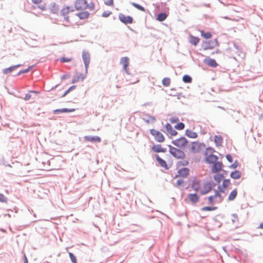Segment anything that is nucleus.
Listing matches in <instances>:
<instances>
[{"label":"nucleus","mask_w":263,"mask_h":263,"mask_svg":"<svg viewBox=\"0 0 263 263\" xmlns=\"http://www.w3.org/2000/svg\"><path fill=\"white\" fill-rule=\"evenodd\" d=\"M170 153L174 157L177 159H184L185 154L183 151L172 146L171 145H168Z\"/></svg>","instance_id":"1"},{"label":"nucleus","mask_w":263,"mask_h":263,"mask_svg":"<svg viewBox=\"0 0 263 263\" xmlns=\"http://www.w3.org/2000/svg\"><path fill=\"white\" fill-rule=\"evenodd\" d=\"M218 42L216 39L208 41H203L202 43L201 47L203 50H206L212 49L218 46Z\"/></svg>","instance_id":"2"},{"label":"nucleus","mask_w":263,"mask_h":263,"mask_svg":"<svg viewBox=\"0 0 263 263\" xmlns=\"http://www.w3.org/2000/svg\"><path fill=\"white\" fill-rule=\"evenodd\" d=\"M188 140L184 137H181L180 138L177 139L172 141V143L176 146L181 148L185 147L188 143Z\"/></svg>","instance_id":"3"},{"label":"nucleus","mask_w":263,"mask_h":263,"mask_svg":"<svg viewBox=\"0 0 263 263\" xmlns=\"http://www.w3.org/2000/svg\"><path fill=\"white\" fill-rule=\"evenodd\" d=\"M150 134L154 136L155 140L158 142H163L165 140V138L163 134L158 130L152 129L150 130Z\"/></svg>","instance_id":"4"},{"label":"nucleus","mask_w":263,"mask_h":263,"mask_svg":"<svg viewBox=\"0 0 263 263\" xmlns=\"http://www.w3.org/2000/svg\"><path fill=\"white\" fill-rule=\"evenodd\" d=\"M88 7V4L86 0H77L75 2L74 7L77 10H83Z\"/></svg>","instance_id":"5"},{"label":"nucleus","mask_w":263,"mask_h":263,"mask_svg":"<svg viewBox=\"0 0 263 263\" xmlns=\"http://www.w3.org/2000/svg\"><path fill=\"white\" fill-rule=\"evenodd\" d=\"M82 59L84 61L85 66V72L86 74H87L90 60V56L89 52L87 51H83L82 52Z\"/></svg>","instance_id":"6"},{"label":"nucleus","mask_w":263,"mask_h":263,"mask_svg":"<svg viewBox=\"0 0 263 263\" xmlns=\"http://www.w3.org/2000/svg\"><path fill=\"white\" fill-rule=\"evenodd\" d=\"M119 19L124 24H132L133 22V18L131 16H125L123 13L119 14Z\"/></svg>","instance_id":"7"},{"label":"nucleus","mask_w":263,"mask_h":263,"mask_svg":"<svg viewBox=\"0 0 263 263\" xmlns=\"http://www.w3.org/2000/svg\"><path fill=\"white\" fill-rule=\"evenodd\" d=\"M223 164L221 161H217L213 164L211 168L212 173H217L222 170Z\"/></svg>","instance_id":"8"},{"label":"nucleus","mask_w":263,"mask_h":263,"mask_svg":"<svg viewBox=\"0 0 263 263\" xmlns=\"http://www.w3.org/2000/svg\"><path fill=\"white\" fill-rule=\"evenodd\" d=\"M191 150L193 153H197L201 150V146L204 145L203 143L198 142H193L192 143Z\"/></svg>","instance_id":"9"},{"label":"nucleus","mask_w":263,"mask_h":263,"mask_svg":"<svg viewBox=\"0 0 263 263\" xmlns=\"http://www.w3.org/2000/svg\"><path fill=\"white\" fill-rule=\"evenodd\" d=\"M190 173V169L187 167H183L179 169L178 171V175H176L175 177V178L181 176L183 178H186L188 176Z\"/></svg>","instance_id":"10"},{"label":"nucleus","mask_w":263,"mask_h":263,"mask_svg":"<svg viewBox=\"0 0 263 263\" xmlns=\"http://www.w3.org/2000/svg\"><path fill=\"white\" fill-rule=\"evenodd\" d=\"M84 139L86 141L95 143H100L101 141V138L98 136H85Z\"/></svg>","instance_id":"11"},{"label":"nucleus","mask_w":263,"mask_h":263,"mask_svg":"<svg viewBox=\"0 0 263 263\" xmlns=\"http://www.w3.org/2000/svg\"><path fill=\"white\" fill-rule=\"evenodd\" d=\"M155 158L159 165L161 167H163L165 170H168L171 167V164L170 166H168L166 161L160 158L158 155H156Z\"/></svg>","instance_id":"12"},{"label":"nucleus","mask_w":263,"mask_h":263,"mask_svg":"<svg viewBox=\"0 0 263 263\" xmlns=\"http://www.w3.org/2000/svg\"><path fill=\"white\" fill-rule=\"evenodd\" d=\"M205 156V162L208 164H213L217 162L218 159V157L214 154H210Z\"/></svg>","instance_id":"13"},{"label":"nucleus","mask_w":263,"mask_h":263,"mask_svg":"<svg viewBox=\"0 0 263 263\" xmlns=\"http://www.w3.org/2000/svg\"><path fill=\"white\" fill-rule=\"evenodd\" d=\"M129 59L128 58L125 57H123L121 59L120 63L123 65V69L125 71L127 74H129L128 71L127 70V67L129 65Z\"/></svg>","instance_id":"14"},{"label":"nucleus","mask_w":263,"mask_h":263,"mask_svg":"<svg viewBox=\"0 0 263 263\" xmlns=\"http://www.w3.org/2000/svg\"><path fill=\"white\" fill-rule=\"evenodd\" d=\"M86 74V73L84 74L83 73L79 74L78 73H77L76 74V75L74 76L71 83H77V82H79L80 81V80H81L82 81H83V80H84L85 79Z\"/></svg>","instance_id":"15"},{"label":"nucleus","mask_w":263,"mask_h":263,"mask_svg":"<svg viewBox=\"0 0 263 263\" xmlns=\"http://www.w3.org/2000/svg\"><path fill=\"white\" fill-rule=\"evenodd\" d=\"M21 64H17L16 65H13L12 66H10L8 68H4L2 70V72L4 74H7L8 73H11L12 71H13L16 68L20 67L21 66Z\"/></svg>","instance_id":"16"},{"label":"nucleus","mask_w":263,"mask_h":263,"mask_svg":"<svg viewBox=\"0 0 263 263\" xmlns=\"http://www.w3.org/2000/svg\"><path fill=\"white\" fill-rule=\"evenodd\" d=\"M75 110V109L74 108H61V109H57L53 111V114H58L60 113H63V112H73Z\"/></svg>","instance_id":"17"},{"label":"nucleus","mask_w":263,"mask_h":263,"mask_svg":"<svg viewBox=\"0 0 263 263\" xmlns=\"http://www.w3.org/2000/svg\"><path fill=\"white\" fill-rule=\"evenodd\" d=\"M204 63H205L208 66L215 68L217 66V63L215 60L213 59L209 58L208 59H205L204 61Z\"/></svg>","instance_id":"18"},{"label":"nucleus","mask_w":263,"mask_h":263,"mask_svg":"<svg viewBox=\"0 0 263 263\" xmlns=\"http://www.w3.org/2000/svg\"><path fill=\"white\" fill-rule=\"evenodd\" d=\"M189 199L193 203H196L198 201L199 197L196 193L189 194L187 195Z\"/></svg>","instance_id":"19"},{"label":"nucleus","mask_w":263,"mask_h":263,"mask_svg":"<svg viewBox=\"0 0 263 263\" xmlns=\"http://www.w3.org/2000/svg\"><path fill=\"white\" fill-rule=\"evenodd\" d=\"M165 128H166V130L168 132H169V133L172 136H176L178 134L176 130H175V129H174L173 128L172 126H171V125L168 123H167L165 124Z\"/></svg>","instance_id":"20"},{"label":"nucleus","mask_w":263,"mask_h":263,"mask_svg":"<svg viewBox=\"0 0 263 263\" xmlns=\"http://www.w3.org/2000/svg\"><path fill=\"white\" fill-rule=\"evenodd\" d=\"M49 9L50 11L54 14H57L59 10V6L55 3H52L49 5Z\"/></svg>","instance_id":"21"},{"label":"nucleus","mask_w":263,"mask_h":263,"mask_svg":"<svg viewBox=\"0 0 263 263\" xmlns=\"http://www.w3.org/2000/svg\"><path fill=\"white\" fill-rule=\"evenodd\" d=\"M185 135L190 138H196L198 137V135L196 132H194L192 130L187 129L185 131Z\"/></svg>","instance_id":"22"},{"label":"nucleus","mask_w":263,"mask_h":263,"mask_svg":"<svg viewBox=\"0 0 263 263\" xmlns=\"http://www.w3.org/2000/svg\"><path fill=\"white\" fill-rule=\"evenodd\" d=\"M76 15L78 16L80 20H84L89 17V13L88 11L80 12L77 13Z\"/></svg>","instance_id":"23"},{"label":"nucleus","mask_w":263,"mask_h":263,"mask_svg":"<svg viewBox=\"0 0 263 263\" xmlns=\"http://www.w3.org/2000/svg\"><path fill=\"white\" fill-rule=\"evenodd\" d=\"M241 173L239 171L236 170L230 173V177L234 179H238L241 177Z\"/></svg>","instance_id":"24"},{"label":"nucleus","mask_w":263,"mask_h":263,"mask_svg":"<svg viewBox=\"0 0 263 263\" xmlns=\"http://www.w3.org/2000/svg\"><path fill=\"white\" fill-rule=\"evenodd\" d=\"M199 42V39L198 37L194 36L192 35H191L189 39V42L192 45L194 46H196Z\"/></svg>","instance_id":"25"},{"label":"nucleus","mask_w":263,"mask_h":263,"mask_svg":"<svg viewBox=\"0 0 263 263\" xmlns=\"http://www.w3.org/2000/svg\"><path fill=\"white\" fill-rule=\"evenodd\" d=\"M222 138L220 135H215L214 136V142L215 145L217 146H221L222 143Z\"/></svg>","instance_id":"26"},{"label":"nucleus","mask_w":263,"mask_h":263,"mask_svg":"<svg viewBox=\"0 0 263 263\" xmlns=\"http://www.w3.org/2000/svg\"><path fill=\"white\" fill-rule=\"evenodd\" d=\"M237 194V189H234L229 194L228 200L229 201H232L234 200Z\"/></svg>","instance_id":"27"},{"label":"nucleus","mask_w":263,"mask_h":263,"mask_svg":"<svg viewBox=\"0 0 263 263\" xmlns=\"http://www.w3.org/2000/svg\"><path fill=\"white\" fill-rule=\"evenodd\" d=\"M167 17V15L164 12H161L157 16V20L160 22L164 21Z\"/></svg>","instance_id":"28"},{"label":"nucleus","mask_w":263,"mask_h":263,"mask_svg":"<svg viewBox=\"0 0 263 263\" xmlns=\"http://www.w3.org/2000/svg\"><path fill=\"white\" fill-rule=\"evenodd\" d=\"M192 187L196 192L198 191L199 189H200V183H199V182L198 181L194 180L192 182Z\"/></svg>","instance_id":"29"},{"label":"nucleus","mask_w":263,"mask_h":263,"mask_svg":"<svg viewBox=\"0 0 263 263\" xmlns=\"http://www.w3.org/2000/svg\"><path fill=\"white\" fill-rule=\"evenodd\" d=\"M142 119L147 123H154L156 121L155 117L152 116H147V118H143Z\"/></svg>","instance_id":"30"},{"label":"nucleus","mask_w":263,"mask_h":263,"mask_svg":"<svg viewBox=\"0 0 263 263\" xmlns=\"http://www.w3.org/2000/svg\"><path fill=\"white\" fill-rule=\"evenodd\" d=\"M224 178V174L218 173L214 176V179L217 183H219Z\"/></svg>","instance_id":"31"},{"label":"nucleus","mask_w":263,"mask_h":263,"mask_svg":"<svg viewBox=\"0 0 263 263\" xmlns=\"http://www.w3.org/2000/svg\"><path fill=\"white\" fill-rule=\"evenodd\" d=\"M182 81L185 83H190L192 82V78L190 76L185 74L183 76Z\"/></svg>","instance_id":"32"},{"label":"nucleus","mask_w":263,"mask_h":263,"mask_svg":"<svg viewBox=\"0 0 263 263\" xmlns=\"http://www.w3.org/2000/svg\"><path fill=\"white\" fill-rule=\"evenodd\" d=\"M161 148L160 144L154 145L152 147V150L155 153H160Z\"/></svg>","instance_id":"33"},{"label":"nucleus","mask_w":263,"mask_h":263,"mask_svg":"<svg viewBox=\"0 0 263 263\" xmlns=\"http://www.w3.org/2000/svg\"><path fill=\"white\" fill-rule=\"evenodd\" d=\"M203 189L206 190L208 193L212 190V186L211 184V182H208L204 184Z\"/></svg>","instance_id":"34"},{"label":"nucleus","mask_w":263,"mask_h":263,"mask_svg":"<svg viewBox=\"0 0 263 263\" xmlns=\"http://www.w3.org/2000/svg\"><path fill=\"white\" fill-rule=\"evenodd\" d=\"M69 13V6H67L65 8H63L61 10L60 14L62 16H66V15H68V14Z\"/></svg>","instance_id":"35"},{"label":"nucleus","mask_w":263,"mask_h":263,"mask_svg":"<svg viewBox=\"0 0 263 263\" xmlns=\"http://www.w3.org/2000/svg\"><path fill=\"white\" fill-rule=\"evenodd\" d=\"M217 208H218L217 206H204V207L202 208L201 209V210L202 211H211L216 210L217 209Z\"/></svg>","instance_id":"36"},{"label":"nucleus","mask_w":263,"mask_h":263,"mask_svg":"<svg viewBox=\"0 0 263 263\" xmlns=\"http://www.w3.org/2000/svg\"><path fill=\"white\" fill-rule=\"evenodd\" d=\"M201 35L206 39H209L211 37L212 34L210 32H205L203 30L201 31Z\"/></svg>","instance_id":"37"},{"label":"nucleus","mask_w":263,"mask_h":263,"mask_svg":"<svg viewBox=\"0 0 263 263\" xmlns=\"http://www.w3.org/2000/svg\"><path fill=\"white\" fill-rule=\"evenodd\" d=\"M131 4L134 7H135L136 8H137V9H138V10H139L140 11H145V8L143 6H142L141 5H139L138 4L132 2V3H131Z\"/></svg>","instance_id":"38"},{"label":"nucleus","mask_w":263,"mask_h":263,"mask_svg":"<svg viewBox=\"0 0 263 263\" xmlns=\"http://www.w3.org/2000/svg\"><path fill=\"white\" fill-rule=\"evenodd\" d=\"M171 79L169 78H164L162 81V84L164 86H168L170 84Z\"/></svg>","instance_id":"39"},{"label":"nucleus","mask_w":263,"mask_h":263,"mask_svg":"<svg viewBox=\"0 0 263 263\" xmlns=\"http://www.w3.org/2000/svg\"><path fill=\"white\" fill-rule=\"evenodd\" d=\"M184 127L185 125L182 122H179L175 126V128L177 130H182Z\"/></svg>","instance_id":"40"},{"label":"nucleus","mask_w":263,"mask_h":263,"mask_svg":"<svg viewBox=\"0 0 263 263\" xmlns=\"http://www.w3.org/2000/svg\"><path fill=\"white\" fill-rule=\"evenodd\" d=\"M69 256L72 263H77V259L76 256L71 252H69Z\"/></svg>","instance_id":"41"},{"label":"nucleus","mask_w":263,"mask_h":263,"mask_svg":"<svg viewBox=\"0 0 263 263\" xmlns=\"http://www.w3.org/2000/svg\"><path fill=\"white\" fill-rule=\"evenodd\" d=\"M32 68V66H29L28 68L25 69H23V70H20L16 74V76H20V74H23V73H27L28 72H29L30 71V70Z\"/></svg>","instance_id":"42"},{"label":"nucleus","mask_w":263,"mask_h":263,"mask_svg":"<svg viewBox=\"0 0 263 263\" xmlns=\"http://www.w3.org/2000/svg\"><path fill=\"white\" fill-rule=\"evenodd\" d=\"M76 88V85H72L70 86L66 91H65L64 94L62 96V97L66 96L69 92L74 90Z\"/></svg>","instance_id":"43"},{"label":"nucleus","mask_w":263,"mask_h":263,"mask_svg":"<svg viewBox=\"0 0 263 263\" xmlns=\"http://www.w3.org/2000/svg\"><path fill=\"white\" fill-rule=\"evenodd\" d=\"M232 222L233 223H237L239 221V218L236 214H232Z\"/></svg>","instance_id":"44"},{"label":"nucleus","mask_w":263,"mask_h":263,"mask_svg":"<svg viewBox=\"0 0 263 263\" xmlns=\"http://www.w3.org/2000/svg\"><path fill=\"white\" fill-rule=\"evenodd\" d=\"M206 149V152L204 153V156H207L208 153H210V154H213V153L215 152L214 149L211 147H208Z\"/></svg>","instance_id":"45"},{"label":"nucleus","mask_w":263,"mask_h":263,"mask_svg":"<svg viewBox=\"0 0 263 263\" xmlns=\"http://www.w3.org/2000/svg\"><path fill=\"white\" fill-rule=\"evenodd\" d=\"M230 183V180L229 179H225L223 180L222 182V187L223 188H227L229 184Z\"/></svg>","instance_id":"46"},{"label":"nucleus","mask_w":263,"mask_h":263,"mask_svg":"<svg viewBox=\"0 0 263 263\" xmlns=\"http://www.w3.org/2000/svg\"><path fill=\"white\" fill-rule=\"evenodd\" d=\"M213 197H214L215 198H217V197H218L220 198V201H219V202H221L223 199L222 198V196L220 194V193L217 190H215V195H213Z\"/></svg>","instance_id":"47"},{"label":"nucleus","mask_w":263,"mask_h":263,"mask_svg":"<svg viewBox=\"0 0 263 263\" xmlns=\"http://www.w3.org/2000/svg\"><path fill=\"white\" fill-rule=\"evenodd\" d=\"M0 202L6 203L7 202V198L4 196V194L0 193Z\"/></svg>","instance_id":"48"},{"label":"nucleus","mask_w":263,"mask_h":263,"mask_svg":"<svg viewBox=\"0 0 263 263\" xmlns=\"http://www.w3.org/2000/svg\"><path fill=\"white\" fill-rule=\"evenodd\" d=\"M184 183L185 182L182 179H178L177 182H176V186H181L182 185V186H184Z\"/></svg>","instance_id":"49"},{"label":"nucleus","mask_w":263,"mask_h":263,"mask_svg":"<svg viewBox=\"0 0 263 263\" xmlns=\"http://www.w3.org/2000/svg\"><path fill=\"white\" fill-rule=\"evenodd\" d=\"M170 121L172 123H178L179 119L178 117H172L170 119Z\"/></svg>","instance_id":"50"},{"label":"nucleus","mask_w":263,"mask_h":263,"mask_svg":"<svg viewBox=\"0 0 263 263\" xmlns=\"http://www.w3.org/2000/svg\"><path fill=\"white\" fill-rule=\"evenodd\" d=\"M111 13V12L110 11H104L102 14V16L104 17H107L109 16Z\"/></svg>","instance_id":"51"},{"label":"nucleus","mask_w":263,"mask_h":263,"mask_svg":"<svg viewBox=\"0 0 263 263\" xmlns=\"http://www.w3.org/2000/svg\"><path fill=\"white\" fill-rule=\"evenodd\" d=\"M104 4L107 6H113L114 0H107L104 2Z\"/></svg>","instance_id":"52"},{"label":"nucleus","mask_w":263,"mask_h":263,"mask_svg":"<svg viewBox=\"0 0 263 263\" xmlns=\"http://www.w3.org/2000/svg\"><path fill=\"white\" fill-rule=\"evenodd\" d=\"M238 166V162L237 160L235 161L230 166V168L235 169Z\"/></svg>","instance_id":"53"},{"label":"nucleus","mask_w":263,"mask_h":263,"mask_svg":"<svg viewBox=\"0 0 263 263\" xmlns=\"http://www.w3.org/2000/svg\"><path fill=\"white\" fill-rule=\"evenodd\" d=\"M178 165L186 166L189 164V161L187 160H184L183 161H179L178 163Z\"/></svg>","instance_id":"54"},{"label":"nucleus","mask_w":263,"mask_h":263,"mask_svg":"<svg viewBox=\"0 0 263 263\" xmlns=\"http://www.w3.org/2000/svg\"><path fill=\"white\" fill-rule=\"evenodd\" d=\"M213 220L214 221V224L217 226L218 228H220L221 226L222 223L219 221H218L216 218H214Z\"/></svg>","instance_id":"55"},{"label":"nucleus","mask_w":263,"mask_h":263,"mask_svg":"<svg viewBox=\"0 0 263 263\" xmlns=\"http://www.w3.org/2000/svg\"><path fill=\"white\" fill-rule=\"evenodd\" d=\"M215 197H213V196H210L208 197V200H209V204H213L214 203V199Z\"/></svg>","instance_id":"56"},{"label":"nucleus","mask_w":263,"mask_h":263,"mask_svg":"<svg viewBox=\"0 0 263 263\" xmlns=\"http://www.w3.org/2000/svg\"><path fill=\"white\" fill-rule=\"evenodd\" d=\"M71 59L66 57H62L60 59L61 62H68L70 61Z\"/></svg>","instance_id":"57"},{"label":"nucleus","mask_w":263,"mask_h":263,"mask_svg":"<svg viewBox=\"0 0 263 263\" xmlns=\"http://www.w3.org/2000/svg\"><path fill=\"white\" fill-rule=\"evenodd\" d=\"M226 158L227 160L229 162H233V158H232V156L230 154L226 155Z\"/></svg>","instance_id":"58"},{"label":"nucleus","mask_w":263,"mask_h":263,"mask_svg":"<svg viewBox=\"0 0 263 263\" xmlns=\"http://www.w3.org/2000/svg\"><path fill=\"white\" fill-rule=\"evenodd\" d=\"M170 95L172 96H177L178 99H179L180 97L182 96V93H181V92H176V93L172 92Z\"/></svg>","instance_id":"59"},{"label":"nucleus","mask_w":263,"mask_h":263,"mask_svg":"<svg viewBox=\"0 0 263 263\" xmlns=\"http://www.w3.org/2000/svg\"><path fill=\"white\" fill-rule=\"evenodd\" d=\"M31 97V95L29 94V93H27L25 95V97L24 98V99L26 101L27 100H29Z\"/></svg>","instance_id":"60"},{"label":"nucleus","mask_w":263,"mask_h":263,"mask_svg":"<svg viewBox=\"0 0 263 263\" xmlns=\"http://www.w3.org/2000/svg\"><path fill=\"white\" fill-rule=\"evenodd\" d=\"M94 4L93 3H90V5H88V8L90 10H93L94 9Z\"/></svg>","instance_id":"61"},{"label":"nucleus","mask_w":263,"mask_h":263,"mask_svg":"<svg viewBox=\"0 0 263 263\" xmlns=\"http://www.w3.org/2000/svg\"><path fill=\"white\" fill-rule=\"evenodd\" d=\"M64 20L66 22H67V23H69L70 22L69 18V16L68 15L64 16Z\"/></svg>","instance_id":"62"},{"label":"nucleus","mask_w":263,"mask_h":263,"mask_svg":"<svg viewBox=\"0 0 263 263\" xmlns=\"http://www.w3.org/2000/svg\"><path fill=\"white\" fill-rule=\"evenodd\" d=\"M68 78H69V76L68 75H67V74H63L61 77V79L62 80H65V79H68Z\"/></svg>","instance_id":"63"},{"label":"nucleus","mask_w":263,"mask_h":263,"mask_svg":"<svg viewBox=\"0 0 263 263\" xmlns=\"http://www.w3.org/2000/svg\"><path fill=\"white\" fill-rule=\"evenodd\" d=\"M23 263H28V259L25 254L24 255V262Z\"/></svg>","instance_id":"64"}]
</instances>
